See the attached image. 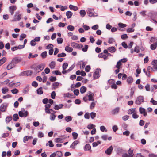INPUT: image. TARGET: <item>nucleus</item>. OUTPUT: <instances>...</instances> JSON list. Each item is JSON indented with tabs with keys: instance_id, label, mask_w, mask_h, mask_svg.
<instances>
[{
	"instance_id": "1",
	"label": "nucleus",
	"mask_w": 157,
	"mask_h": 157,
	"mask_svg": "<svg viewBox=\"0 0 157 157\" xmlns=\"http://www.w3.org/2000/svg\"><path fill=\"white\" fill-rule=\"evenodd\" d=\"M94 9L88 8L86 10V13L88 16L92 17H94L98 16V14L94 11Z\"/></svg>"
},
{
	"instance_id": "2",
	"label": "nucleus",
	"mask_w": 157,
	"mask_h": 157,
	"mask_svg": "<svg viewBox=\"0 0 157 157\" xmlns=\"http://www.w3.org/2000/svg\"><path fill=\"white\" fill-rule=\"evenodd\" d=\"M45 66L43 64H40L36 67L34 68L33 66L31 67L32 69H34V70L36 73H38L42 71L44 68Z\"/></svg>"
},
{
	"instance_id": "3",
	"label": "nucleus",
	"mask_w": 157,
	"mask_h": 157,
	"mask_svg": "<svg viewBox=\"0 0 157 157\" xmlns=\"http://www.w3.org/2000/svg\"><path fill=\"white\" fill-rule=\"evenodd\" d=\"M144 101V98L143 96H140L136 98L135 101V103L137 105H140L142 102Z\"/></svg>"
},
{
	"instance_id": "4",
	"label": "nucleus",
	"mask_w": 157,
	"mask_h": 157,
	"mask_svg": "<svg viewBox=\"0 0 157 157\" xmlns=\"http://www.w3.org/2000/svg\"><path fill=\"white\" fill-rule=\"evenodd\" d=\"M101 71L100 68H97L96 69L93 74L94 79H96L100 77V75L99 73L101 72Z\"/></svg>"
},
{
	"instance_id": "5",
	"label": "nucleus",
	"mask_w": 157,
	"mask_h": 157,
	"mask_svg": "<svg viewBox=\"0 0 157 157\" xmlns=\"http://www.w3.org/2000/svg\"><path fill=\"white\" fill-rule=\"evenodd\" d=\"M22 60V59L21 57H15L12 60L11 62L15 65L16 64L21 62Z\"/></svg>"
},
{
	"instance_id": "6",
	"label": "nucleus",
	"mask_w": 157,
	"mask_h": 157,
	"mask_svg": "<svg viewBox=\"0 0 157 157\" xmlns=\"http://www.w3.org/2000/svg\"><path fill=\"white\" fill-rule=\"evenodd\" d=\"M8 106V104L7 103H4L2 104L0 107V110L1 112H5Z\"/></svg>"
},
{
	"instance_id": "7",
	"label": "nucleus",
	"mask_w": 157,
	"mask_h": 157,
	"mask_svg": "<svg viewBox=\"0 0 157 157\" xmlns=\"http://www.w3.org/2000/svg\"><path fill=\"white\" fill-rule=\"evenodd\" d=\"M16 7L15 6H12L9 7V11L11 15L13 14L14 11L16 10Z\"/></svg>"
},
{
	"instance_id": "8",
	"label": "nucleus",
	"mask_w": 157,
	"mask_h": 157,
	"mask_svg": "<svg viewBox=\"0 0 157 157\" xmlns=\"http://www.w3.org/2000/svg\"><path fill=\"white\" fill-rule=\"evenodd\" d=\"M139 109L140 113L141 114H143L144 116L145 117L147 115V113L144 108L140 107L139 108Z\"/></svg>"
},
{
	"instance_id": "9",
	"label": "nucleus",
	"mask_w": 157,
	"mask_h": 157,
	"mask_svg": "<svg viewBox=\"0 0 157 157\" xmlns=\"http://www.w3.org/2000/svg\"><path fill=\"white\" fill-rule=\"evenodd\" d=\"M79 143V141L78 140H76L74 141L72 144L71 145L70 147L71 148L75 149V146Z\"/></svg>"
},
{
	"instance_id": "10",
	"label": "nucleus",
	"mask_w": 157,
	"mask_h": 157,
	"mask_svg": "<svg viewBox=\"0 0 157 157\" xmlns=\"http://www.w3.org/2000/svg\"><path fill=\"white\" fill-rule=\"evenodd\" d=\"M88 93L89 94V95H88V100L89 101H94V94L90 91H89Z\"/></svg>"
},
{
	"instance_id": "11",
	"label": "nucleus",
	"mask_w": 157,
	"mask_h": 157,
	"mask_svg": "<svg viewBox=\"0 0 157 157\" xmlns=\"http://www.w3.org/2000/svg\"><path fill=\"white\" fill-rule=\"evenodd\" d=\"M151 15L150 16L151 21H152L153 20L156 23H157V21L153 19L155 16H156L157 15V12H155L151 13Z\"/></svg>"
},
{
	"instance_id": "12",
	"label": "nucleus",
	"mask_w": 157,
	"mask_h": 157,
	"mask_svg": "<svg viewBox=\"0 0 157 157\" xmlns=\"http://www.w3.org/2000/svg\"><path fill=\"white\" fill-rule=\"evenodd\" d=\"M74 67L73 65H72L69 67V68L67 70H65L64 71H62V73L63 74H65L66 73H68L70 72L74 68Z\"/></svg>"
},
{
	"instance_id": "13",
	"label": "nucleus",
	"mask_w": 157,
	"mask_h": 157,
	"mask_svg": "<svg viewBox=\"0 0 157 157\" xmlns=\"http://www.w3.org/2000/svg\"><path fill=\"white\" fill-rule=\"evenodd\" d=\"M113 150V147L112 146H111L109 148L107 149L105 151V153L107 155H110L111 154Z\"/></svg>"
},
{
	"instance_id": "14",
	"label": "nucleus",
	"mask_w": 157,
	"mask_h": 157,
	"mask_svg": "<svg viewBox=\"0 0 157 157\" xmlns=\"http://www.w3.org/2000/svg\"><path fill=\"white\" fill-rule=\"evenodd\" d=\"M71 45L73 48L78 49L80 48L79 44L74 42L71 43Z\"/></svg>"
},
{
	"instance_id": "15",
	"label": "nucleus",
	"mask_w": 157,
	"mask_h": 157,
	"mask_svg": "<svg viewBox=\"0 0 157 157\" xmlns=\"http://www.w3.org/2000/svg\"><path fill=\"white\" fill-rule=\"evenodd\" d=\"M98 57L100 58H103L105 60H106L107 59V56H106V55L103 54V53H99Z\"/></svg>"
},
{
	"instance_id": "16",
	"label": "nucleus",
	"mask_w": 157,
	"mask_h": 157,
	"mask_svg": "<svg viewBox=\"0 0 157 157\" xmlns=\"http://www.w3.org/2000/svg\"><path fill=\"white\" fill-rule=\"evenodd\" d=\"M78 64L80 65V68L81 69H83L86 65L85 63L83 61H81Z\"/></svg>"
},
{
	"instance_id": "17",
	"label": "nucleus",
	"mask_w": 157,
	"mask_h": 157,
	"mask_svg": "<svg viewBox=\"0 0 157 157\" xmlns=\"http://www.w3.org/2000/svg\"><path fill=\"white\" fill-rule=\"evenodd\" d=\"M119 108L118 107H117L112 110V113L113 115L117 114L119 112Z\"/></svg>"
},
{
	"instance_id": "18",
	"label": "nucleus",
	"mask_w": 157,
	"mask_h": 157,
	"mask_svg": "<svg viewBox=\"0 0 157 157\" xmlns=\"http://www.w3.org/2000/svg\"><path fill=\"white\" fill-rule=\"evenodd\" d=\"M15 66V65L11 62V63H10L7 65V69L8 70H10L14 67Z\"/></svg>"
},
{
	"instance_id": "19",
	"label": "nucleus",
	"mask_w": 157,
	"mask_h": 157,
	"mask_svg": "<svg viewBox=\"0 0 157 157\" xmlns=\"http://www.w3.org/2000/svg\"><path fill=\"white\" fill-rule=\"evenodd\" d=\"M59 83L58 82H54L52 84V86L53 87L52 88V89H55L56 88H57L58 87V86H59Z\"/></svg>"
},
{
	"instance_id": "20",
	"label": "nucleus",
	"mask_w": 157,
	"mask_h": 157,
	"mask_svg": "<svg viewBox=\"0 0 157 157\" xmlns=\"http://www.w3.org/2000/svg\"><path fill=\"white\" fill-rule=\"evenodd\" d=\"M69 8L71 10H73L75 11L78 10V8L77 6L71 4L69 6Z\"/></svg>"
},
{
	"instance_id": "21",
	"label": "nucleus",
	"mask_w": 157,
	"mask_h": 157,
	"mask_svg": "<svg viewBox=\"0 0 157 157\" xmlns=\"http://www.w3.org/2000/svg\"><path fill=\"white\" fill-rule=\"evenodd\" d=\"M73 15V13L71 11H67L66 13V15L68 19L70 18Z\"/></svg>"
},
{
	"instance_id": "22",
	"label": "nucleus",
	"mask_w": 157,
	"mask_h": 157,
	"mask_svg": "<svg viewBox=\"0 0 157 157\" xmlns=\"http://www.w3.org/2000/svg\"><path fill=\"white\" fill-rule=\"evenodd\" d=\"M91 147L90 145L88 144H86L84 147V150L87 151L91 150Z\"/></svg>"
},
{
	"instance_id": "23",
	"label": "nucleus",
	"mask_w": 157,
	"mask_h": 157,
	"mask_svg": "<svg viewBox=\"0 0 157 157\" xmlns=\"http://www.w3.org/2000/svg\"><path fill=\"white\" fill-rule=\"evenodd\" d=\"M42 88L40 87L36 90V92L38 94L41 95L43 94V91L42 90Z\"/></svg>"
},
{
	"instance_id": "24",
	"label": "nucleus",
	"mask_w": 157,
	"mask_h": 157,
	"mask_svg": "<svg viewBox=\"0 0 157 157\" xmlns=\"http://www.w3.org/2000/svg\"><path fill=\"white\" fill-rule=\"evenodd\" d=\"M86 87L83 86L81 87L80 91L81 94H83L85 93L86 91Z\"/></svg>"
},
{
	"instance_id": "25",
	"label": "nucleus",
	"mask_w": 157,
	"mask_h": 157,
	"mask_svg": "<svg viewBox=\"0 0 157 157\" xmlns=\"http://www.w3.org/2000/svg\"><path fill=\"white\" fill-rule=\"evenodd\" d=\"M56 63L55 62L52 61L49 64V66L50 68L52 69L54 68L55 67Z\"/></svg>"
},
{
	"instance_id": "26",
	"label": "nucleus",
	"mask_w": 157,
	"mask_h": 157,
	"mask_svg": "<svg viewBox=\"0 0 157 157\" xmlns=\"http://www.w3.org/2000/svg\"><path fill=\"white\" fill-rule=\"evenodd\" d=\"M65 50L68 52H71L73 50V49L71 47H70L68 46L65 47Z\"/></svg>"
},
{
	"instance_id": "27",
	"label": "nucleus",
	"mask_w": 157,
	"mask_h": 157,
	"mask_svg": "<svg viewBox=\"0 0 157 157\" xmlns=\"http://www.w3.org/2000/svg\"><path fill=\"white\" fill-rule=\"evenodd\" d=\"M107 49L109 52L112 53L116 51V49L114 47H109Z\"/></svg>"
},
{
	"instance_id": "28",
	"label": "nucleus",
	"mask_w": 157,
	"mask_h": 157,
	"mask_svg": "<svg viewBox=\"0 0 157 157\" xmlns=\"http://www.w3.org/2000/svg\"><path fill=\"white\" fill-rule=\"evenodd\" d=\"M157 46V43H155L152 44L151 45V49L152 50H154L156 48Z\"/></svg>"
},
{
	"instance_id": "29",
	"label": "nucleus",
	"mask_w": 157,
	"mask_h": 157,
	"mask_svg": "<svg viewBox=\"0 0 157 157\" xmlns=\"http://www.w3.org/2000/svg\"><path fill=\"white\" fill-rule=\"evenodd\" d=\"M133 78L131 77H129L127 79V81L128 84H131L133 82Z\"/></svg>"
},
{
	"instance_id": "30",
	"label": "nucleus",
	"mask_w": 157,
	"mask_h": 157,
	"mask_svg": "<svg viewBox=\"0 0 157 157\" xmlns=\"http://www.w3.org/2000/svg\"><path fill=\"white\" fill-rule=\"evenodd\" d=\"M79 13L80 14L81 16L82 17H84L86 14V11L84 10H81L80 11Z\"/></svg>"
},
{
	"instance_id": "31",
	"label": "nucleus",
	"mask_w": 157,
	"mask_h": 157,
	"mask_svg": "<svg viewBox=\"0 0 157 157\" xmlns=\"http://www.w3.org/2000/svg\"><path fill=\"white\" fill-rule=\"evenodd\" d=\"M12 120L11 116H7L6 117L5 121L6 123H8Z\"/></svg>"
},
{
	"instance_id": "32",
	"label": "nucleus",
	"mask_w": 157,
	"mask_h": 157,
	"mask_svg": "<svg viewBox=\"0 0 157 157\" xmlns=\"http://www.w3.org/2000/svg\"><path fill=\"white\" fill-rule=\"evenodd\" d=\"M19 118L17 114H15L13 116V120L15 121H17Z\"/></svg>"
},
{
	"instance_id": "33",
	"label": "nucleus",
	"mask_w": 157,
	"mask_h": 157,
	"mask_svg": "<svg viewBox=\"0 0 157 157\" xmlns=\"http://www.w3.org/2000/svg\"><path fill=\"white\" fill-rule=\"evenodd\" d=\"M38 55L37 54H35L34 55H32V53H30L28 56V58L30 59L31 58H33L37 57Z\"/></svg>"
},
{
	"instance_id": "34",
	"label": "nucleus",
	"mask_w": 157,
	"mask_h": 157,
	"mask_svg": "<svg viewBox=\"0 0 157 157\" xmlns=\"http://www.w3.org/2000/svg\"><path fill=\"white\" fill-rule=\"evenodd\" d=\"M40 56L43 58H45L47 56V52L44 51L43 52L41 53Z\"/></svg>"
},
{
	"instance_id": "35",
	"label": "nucleus",
	"mask_w": 157,
	"mask_h": 157,
	"mask_svg": "<svg viewBox=\"0 0 157 157\" xmlns=\"http://www.w3.org/2000/svg\"><path fill=\"white\" fill-rule=\"evenodd\" d=\"M65 119L67 122H69L72 120V118L71 116H67L65 117Z\"/></svg>"
},
{
	"instance_id": "36",
	"label": "nucleus",
	"mask_w": 157,
	"mask_h": 157,
	"mask_svg": "<svg viewBox=\"0 0 157 157\" xmlns=\"http://www.w3.org/2000/svg\"><path fill=\"white\" fill-rule=\"evenodd\" d=\"M6 58L5 57H4L0 59V66L4 63L6 61Z\"/></svg>"
},
{
	"instance_id": "37",
	"label": "nucleus",
	"mask_w": 157,
	"mask_h": 157,
	"mask_svg": "<svg viewBox=\"0 0 157 157\" xmlns=\"http://www.w3.org/2000/svg\"><path fill=\"white\" fill-rule=\"evenodd\" d=\"M67 29L69 31H72L75 29V27L71 25H69L67 26Z\"/></svg>"
},
{
	"instance_id": "38",
	"label": "nucleus",
	"mask_w": 157,
	"mask_h": 157,
	"mask_svg": "<svg viewBox=\"0 0 157 157\" xmlns=\"http://www.w3.org/2000/svg\"><path fill=\"white\" fill-rule=\"evenodd\" d=\"M122 65V64L121 62H120V61H119L117 62V65H116L115 67L117 69H120L121 66Z\"/></svg>"
},
{
	"instance_id": "39",
	"label": "nucleus",
	"mask_w": 157,
	"mask_h": 157,
	"mask_svg": "<svg viewBox=\"0 0 157 157\" xmlns=\"http://www.w3.org/2000/svg\"><path fill=\"white\" fill-rule=\"evenodd\" d=\"M56 117V115L54 114V113H52L50 116V119L52 121L54 120Z\"/></svg>"
},
{
	"instance_id": "40",
	"label": "nucleus",
	"mask_w": 157,
	"mask_h": 157,
	"mask_svg": "<svg viewBox=\"0 0 157 157\" xmlns=\"http://www.w3.org/2000/svg\"><path fill=\"white\" fill-rule=\"evenodd\" d=\"M55 140L56 142L61 143L63 142V140L60 138H55Z\"/></svg>"
},
{
	"instance_id": "41",
	"label": "nucleus",
	"mask_w": 157,
	"mask_h": 157,
	"mask_svg": "<svg viewBox=\"0 0 157 157\" xmlns=\"http://www.w3.org/2000/svg\"><path fill=\"white\" fill-rule=\"evenodd\" d=\"M52 74H55L56 75H61V72L59 71L58 70H56L53 71Z\"/></svg>"
},
{
	"instance_id": "42",
	"label": "nucleus",
	"mask_w": 157,
	"mask_h": 157,
	"mask_svg": "<svg viewBox=\"0 0 157 157\" xmlns=\"http://www.w3.org/2000/svg\"><path fill=\"white\" fill-rule=\"evenodd\" d=\"M65 96L70 98H72L74 96V95L68 93L65 94Z\"/></svg>"
},
{
	"instance_id": "43",
	"label": "nucleus",
	"mask_w": 157,
	"mask_h": 157,
	"mask_svg": "<svg viewBox=\"0 0 157 157\" xmlns=\"http://www.w3.org/2000/svg\"><path fill=\"white\" fill-rule=\"evenodd\" d=\"M49 143V144H48V143H47L46 144V146H48V145L49 147H52L54 146V144L53 143V142L52 141L50 140L48 142Z\"/></svg>"
},
{
	"instance_id": "44",
	"label": "nucleus",
	"mask_w": 157,
	"mask_h": 157,
	"mask_svg": "<svg viewBox=\"0 0 157 157\" xmlns=\"http://www.w3.org/2000/svg\"><path fill=\"white\" fill-rule=\"evenodd\" d=\"M29 87L28 86H26L25 87L23 90V93L24 94H26L28 92L29 90Z\"/></svg>"
},
{
	"instance_id": "45",
	"label": "nucleus",
	"mask_w": 157,
	"mask_h": 157,
	"mask_svg": "<svg viewBox=\"0 0 157 157\" xmlns=\"http://www.w3.org/2000/svg\"><path fill=\"white\" fill-rule=\"evenodd\" d=\"M26 34H24V33L21 34L20 35V37L19 39H20V40H21V41L23 40V39L26 37Z\"/></svg>"
},
{
	"instance_id": "46",
	"label": "nucleus",
	"mask_w": 157,
	"mask_h": 157,
	"mask_svg": "<svg viewBox=\"0 0 157 157\" xmlns=\"http://www.w3.org/2000/svg\"><path fill=\"white\" fill-rule=\"evenodd\" d=\"M135 108H132L129 109L128 111V114H131L132 113H134L135 111Z\"/></svg>"
},
{
	"instance_id": "47",
	"label": "nucleus",
	"mask_w": 157,
	"mask_h": 157,
	"mask_svg": "<svg viewBox=\"0 0 157 157\" xmlns=\"http://www.w3.org/2000/svg\"><path fill=\"white\" fill-rule=\"evenodd\" d=\"M68 64L67 63H64L63 64L62 68L63 71H64L67 68Z\"/></svg>"
},
{
	"instance_id": "48",
	"label": "nucleus",
	"mask_w": 157,
	"mask_h": 157,
	"mask_svg": "<svg viewBox=\"0 0 157 157\" xmlns=\"http://www.w3.org/2000/svg\"><path fill=\"white\" fill-rule=\"evenodd\" d=\"M72 135L73 136L74 139L75 140L77 138L78 135L77 133L73 132L72 133Z\"/></svg>"
},
{
	"instance_id": "49",
	"label": "nucleus",
	"mask_w": 157,
	"mask_h": 157,
	"mask_svg": "<svg viewBox=\"0 0 157 157\" xmlns=\"http://www.w3.org/2000/svg\"><path fill=\"white\" fill-rule=\"evenodd\" d=\"M119 26L121 28H124L127 26V25L121 23H119L118 24Z\"/></svg>"
},
{
	"instance_id": "50",
	"label": "nucleus",
	"mask_w": 157,
	"mask_h": 157,
	"mask_svg": "<svg viewBox=\"0 0 157 157\" xmlns=\"http://www.w3.org/2000/svg\"><path fill=\"white\" fill-rule=\"evenodd\" d=\"M11 91L13 94H16L18 92V90L16 88H14L11 90Z\"/></svg>"
},
{
	"instance_id": "51",
	"label": "nucleus",
	"mask_w": 157,
	"mask_h": 157,
	"mask_svg": "<svg viewBox=\"0 0 157 157\" xmlns=\"http://www.w3.org/2000/svg\"><path fill=\"white\" fill-rule=\"evenodd\" d=\"M123 151V150L121 148L119 147L117 148V153L118 154L122 153Z\"/></svg>"
},
{
	"instance_id": "52",
	"label": "nucleus",
	"mask_w": 157,
	"mask_h": 157,
	"mask_svg": "<svg viewBox=\"0 0 157 157\" xmlns=\"http://www.w3.org/2000/svg\"><path fill=\"white\" fill-rule=\"evenodd\" d=\"M66 56V54L63 52L61 53L58 54L57 55V56L58 57H65Z\"/></svg>"
},
{
	"instance_id": "53",
	"label": "nucleus",
	"mask_w": 157,
	"mask_h": 157,
	"mask_svg": "<svg viewBox=\"0 0 157 157\" xmlns=\"http://www.w3.org/2000/svg\"><path fill=\"white\" fill-rule=\"evenodd\" d=\"M94 125L92 124H89L87 125V128L89 129H91L93 128V129L94 128Z\"/></svg>"
},
{
	"instance_id": "54",
	"label": "nucleus",
	"mask_w": 157,
	"mask_h": 157,
	"mask_svg": "<svg viewBox=\"0 0 157 157\" xmlns=\"http://www.w3.org/2000/svg\"><path fill=\"white\" fill-rule=\"evenodd\" d=\"M51 82H54L56 80V77L51 76L49 78Z\"/></svg>"
},
{
	"instance_id": "55",
	"label": "nucleus",
	"mask_w": 157,
	"mask_h": 157,
	"mask_svg": "<svg viewBox=\"0 0 157 157\" xmlns=\"http://www.w3.org/2000/svg\"><path fill=\"white\" fill-rule=\"evenodd\" d=\"M56 156H57L58 157H61L62 155V153L60 151H57L56 152Z\"/></svg>"
},
{
	"instance_id": "56",
	"label": "nucleus",
	"mask_w": 157,
	"mask_h": 157,
	"mask_svg": "<svg viewBox=\"0 0 157 157\" xmlns=\"http://www.w3.org/2000/svg\"><path fill=\"white\" fill-rule=\"evenodd\" d=\"M2 93L5 94L9 91V89L7 88H3L2 89Z\"/></svg>"
},
{
	"instance_id": "57",
	"label": "nucleus",
	"mask_w": 157,
	"mask_h": 157,
	"mask_svg": "<svg viewBox=\"0 0 157 157\" xmlns=\"http://www.w3.org/2000/svg\"><path fill=\"white\" fill-rule=\"evenodd\" d=\"M128 153L130 155H132V157L133 156V150H131V148H130L128 151Z\"/></svg>"
},
{
	"instance_id": "58",
	"label": "nucleus",
	"mask_w": 157,
	"mask_h": 157,
	"mask_svg": "<svg viewBox=\"0 0 157 157\" xmlns=\"http://www.w3.org/2000/svg\"><path fill=\"white\" fill-rule=\"evenodd\" d=\"M101 143V141H98L97 142H93L92 144L93 147H95L97 146L98 144H100Z\"/></svg>"
},
{
	"instance_id": "59",
	"label": "nucleus",
	"mask_w": 157,
	"mask_h": 157,
	"mask_svg": "<svg viewBox=\"0 0 157 157\" xmlns=\"http://www.w3.org/2000/svg\"><path fill=\"white\" fill-rule=\"evenodd\" d=\"M57 41L58 44H61L63 42V39L61 38H57Z\"/></svg>"
},
{
	"instance_id": "60",
	"label": "nucleus",
	"mask_w": 157,
	"mask_h": 157,
	"mask_svg": "<svg viewBox=\"0 0 157 157\" xmlns=\"http://www.w3.org/2000/svg\"><path fill=\"white\" fill-rule=\"evenodd\" d=\"M151 64L153 66V67L157 66V60H154L151 62Z\"/></svg>"
},
{
	"instance_id": "61",
	"label": "nucleus",
	"mask_w": 157,
	"mask_h": 157,
	"mask_svg": "<svg viewBox=\"0 0 157 157\" xmlns=\"http://www.w3.org/2000/svg\"><path fill=\"white\" fill-rule=\"evenodd\" d=\"M96 113L94 112H92L90 113V117L92 119H94L96 116Z\"/></svg>"
},
{
	"instance_id": "62",
	"label": "nucleus",
	"mask_w": 157,
	"mask_h": 157,
	"mask_svg": "<svg viewBox=\"0 0 157 157\" xmlns=\"http://www.w3.org/2000/svg\"><path fill=\"white\" fill-rule=\"evenodd\" d=\"M88 45H85L84 46V48H83L82 49V50L83 52H86L87 51L88 48Z\"/></svg>"
},
{
	"instance_id": "63",
	"label": "nucleus",
	"mask_w": 157,
	"mask_h": 157,
	"mask_svg": "<svg viewBox=\"0 0 157 157\" xmlns=\"http://www.w3.org/2000/svg\"><path fill=\"white\" fill-rule=\"evenodd\" d=\"M32 85L35 87H36L38 86V84L36 81H34L32 82Z\"/></svg>"
},
{
	"instance_id": "64",
	"label": "nucleus",
	"mask_w": 157,
	"mask_h": 157,
	"mask_svg": "<svg viewBox=\"0 0 157 157\" xmlns=\"http://www.w3.org/2000/svg\"><path fill=\"white\" fill-rule=\"evenodd\" d=\"M150 102L152 103L153 105H157V101L154 100L153 98H152L150 100Z\"/></svg>"
}]
</instances>
